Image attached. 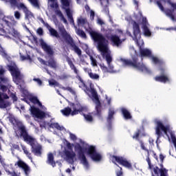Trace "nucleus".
I'll list each match as a JSON object with an SVG mask.
<instances>
[{
    "mask_svg": "<svg viewBox=\"0 0 176 176\" xmlns=\"http://www.w3.org/2000/svg\"><path fill=\"white\" fill-rule=\"evenodd\" d=\"M154 79L156 82H160L161 83L170 82V78H168V76L166 74H161L160 76H156Z\"/></svg>",
    "mask_w": 176,
    "mask_h": 176,
    "instance_id": "obj_22",
    "label": "nucleus"
},
{
    "mask_svg": "<svg viewBox=\"0 0 176 176\" xmlns=\"http://www.w3.org/2000/svg\"><path fill=\"white\" fill-rule=\"evenodd\" d=\"M40 46L43 49V52L46 53L48 56H54V50L52 45H49L43 39H40Z\"/></svg>",
    "mask_w": 176,
    "mask_h": 176,
    "instance_id": "obj_14",
    "label": "nucleus"
},
{
    "mask_svg": "<svg viewBox=\"0 0 176 176\" xmlns=\"http://www.w3.org/2000/svg\"><path fill=\"white\" fill-rule=\"evenodd\" d=\"M4 2H10L11 6L16 7L19 4L17 0H3Z\"/></svg>",
    "mask_w": 176,
    "mask_h": 176,
    "instance_id": "obj_45",
    "label": "nucleus"
},
{
    "mask_svg": "<svg viewBox=\"0 0 176 176\" xmlns=\"http://www.w3.org/2000/svg\"><path fill=\"white\" fill-rule=\"evenodd\" d=\"M47 164H50V166H52V167H56V162L54 161V155L50 153L47 155Z\"/></svg>",
    "mask_w": 176,
    "mask_h": 176,
    "instance_id": "obj_23",
    "label": "nucleus"
},
{
    "mask_svg": "<svg viewBox=\"0 0 176 176\" xmlns=\"http://www.w3.org/2000/svg\"><path fill=\"white\" fill-rule=\"evenodd\" d=\"M142 28L149 27V23H148V19H146V17L142 18Z\"/></svg>",
    "mask_w": 176,
    "mask_h": 176,
    "instance_id": "obj_49",
    "label": "nucleus"
},
{
    "mask_svg": "<svg viewBox=\"0 0 176 176\" xmlns=\"http://www.w3.org/2000/svg\"><path fill=\"white\" fill-rule=\"evenodd\" d=\"M160 176H167V170L166 168H160Z\"/></svg>",
    "mask_w": 176,
    "mask_h": 176,
    "instance_id": "obj_55",
    "label": "nucleus"
},
{
    "mask_svg": "<svg viewBox=\"0 0 176 176\" xmlns=\"http://www.w3.org/2000/svg\"><path fill=\"white\" fill-rule=\"evenodd\" d=\"M109 41L111 42L113 46H117V47H119V46L122 45V40L120 39V37L116 34L113 35Z\"/></svg>",
    "mask_w": 176,
    "mask_h": 176,
    "instance_id": "obj_21",
    "label": "nucleus"
},
{
    "mask_svg": "<svg viewBox=\"0 0 176 176\" xmlns=\"http://www.w3.org/2000/svg\"><path fill=\"white\" fill-rule=\"evenodd\" d=\"M8 71L10 72L13 81L16 85H20L21 82H24V75L21 74V72H20V69L17 66L8 65Z\"/></svg>",
    "mask_w": 176,
    "mask_h": 176,
    "instance_id": "obj_8",
    "label": "nucleus"
},
{
    "mask_svg": "<svg viewBox=\"0 0 176 176\" xmlns=\"http://www.w3.org/2000/svg\"><path fill=\"white\" fill-rule=\"evenodd\" d=\"M89 91L91 94L94 101L96 103V116L98 118H101L102 112H101V102L100 101V98H98V94H97V91L94 89V85L90 84L89 85Z\"/></svg>",
    "mask_w": 176,
    "mask_h": 176,
    "instance_id": "obj_10",
    "label": "nucleus"
},
{
    "mask_svg": "<svg viewBox=\"0 0 176 176\" xmlns=\"http://www.w3.org/2000/svg\"><path fill=\"white\" fill-rule=\"evenodd\" d=\"M89 76L91 79H93L94 80H98L100 79V75L96 73H93L91 72V73H89Z\"/></svg>",
    "mask_w": 176,
    "mask_h": 176,
    "instance_id": "obj_41",
    "label": "nucleus"
},
{
    "mask_svg": "<svg viewBox=\"0 0 176 176\" xmlns=\"http://www.w3.org/2000/svg\"><path fill=\"white\" fill-rule=\"evenodd\" d=\"M157 5L161 10H164V7H163V5L162 4V2L159 1H157Z\"/></svg>",
    "mask_w": 176,
    "mask_h": 176,
    "instance_id": "obj_64",
    "label": "nucleus"
},
{
    "mask_svg": "<svg viewBox=\"0 0 176 176\" xmlns=\"http://www.w3.org/2000/svg\"><path fill=\"white\" fill-rule=\"evenodd\" d=\"M87 153L94 162H100L101 160V155L97 153L94 146H90L87 149Z\"/></svg>",
    "mask_w": 176,
    "mask_h": 176,
    "instance_id": "obj_13",
    "label": "nucleus"
},
{
    "mask_svg": "<svg viewBox=\"0 0 176 176\" xmlns=\"http://www.w3.org/2000/svg\"><path fill=\"white\" fill-rule=\"evenodd\" d=\"M89 58L91 60V64L93 67H97V60L93 57V56L90 55Z\"/></svg>",
    "mask_w": 176,
    "mask_h": 176,
    "instance_id": "obj_48",
    "label": "nucleus"
},
{
    "mask_svg": "<svg viewBox=\"0 0 176 176\" xmlns=\"http://www.w3.org/2000/svg\"><path fill=\"white\" fill-rule=\"evenodd\" d=\"M50 127L51 129H56V130H59L60 131H63V130H64L63 126H60L57 122L51 123Z\"/></svg>",
    "mask_w": 176,
    "mask_h": 176,
    "instance_id": "obj_32",
    "label": "nucleus"
},
{
    "mask_svg": "<svg viewBox=\"0 0 176 176\" xmlns=\"http://www.w3.org/2000/svg\"><path fill=\"white\" fill-rule=\"evenodd\" d=\"M37 34L40 36L43 35V29L42 28H38L36 31Z\"/></svg>",
    "mask_w": 176,
    "mask_h": 176,
    "instance_id": "obj_60",
    "label": "nucleus"
},
{
    "mask_svg": "<svg viewBox=\"0 0 176 176\" xmlns=\"http://www.w3.org/2000/svg\"><path fill=\"white\" fill-rule=\"evenodd\" d=\"M111 160L114 163V164L118 163V164H120V166H123V167H125L126 168L133 170V165L131 164V163L129 162V161H127V160L123 157L112 155Z\"/></svg>",
    "mask_w": 176,
    "mask_h": 176,
    "instance_id": "obj_12",
    "label": "nucleus"
},
{
    "mask_svg": "<svg viewBox=\"0 0 176 176\" xmlns=\"http://www.w3.org/2000/svg\"><path fill=\"white\" fill-rule=\"evenodd\" d=\"M151 58L153 60V62L154 63V64H163V62L162 60H160L159 59V58L156 57V56H153L151 55Z\"/></svg>",
    "mask_w": 176,
    "mask_h": 176,
    "instance_id": "obj_43",
    "label": "nucleus"
},
{
    "mask_svg": "<svg viewBox=\"0 0 176 176\" xmlns=\"http://www.w3.org/2000/svg\"><path fill=\"white\" fill-rule=\"evenodd\" d=\"M122 114L123 115V117L126 120H129L130 119H132L133 116H131V113L127 110L126 108H122L121 109Z\"/></svg>",
    "mask_w": 176,
    "mask_h": 176,
    "instance_id": "obj_24",
    "label": "nucleus"
},
{
    "mask_svg": "<svg viewBox=\"0 0 176 176\" xmlns=\"http://www.w3.org/2000/svg\"><path fill=\"white\" fill-rule=\"evenodd\" d=\"M16 7L18 8V9H22L23 12H25L28 9L27 6H25V5H24V3H20L19 4H17Z\"/></svg>",
    "mask_w": 176,
    "mask_h": 176,
    "instance_id": "obj_46",
    "label": "nucleus"
},
{
    "mask_svg": "<svg viewBox=\"0 0 176 176\" xmlns=\"http://www.w3.org/2000/svg\"><path fill=\"white\" fill-rule=\"evenodd\" d=\"M69 105L72 107L73 109L71 113L72 116H75V115H78V113H80L85 111V107L80 106V104H75V103L70 102Z\"/></svg>",
    "mask_w": 176,
    "mask_h": 176,
    "instance_id": "obj_17",
    "label": "nucleus"
},
{
    "mask_svg": "<svg viewBox=\"0 0 176 176\" xmlns=\"http://www.w3.org/2000/svg\"><path fill=\"white\" fill-rule=\"evenodd\" d=\"M18 130L20 131V137L23 138L25 142H27L30 146H32V152L35 156H42V146L36 143L35 138L28 134V131L25 128V126L21 124L18 126Z\"/></svg>",
    "mask_w": 176,
    "mask_h": 176,
    "instance_id": "obj_2",
    "label": "nucleus"
},
{
    "mask_svg": "<svg viewBox=\"0 0 176 176\" xmlns=\"http://www.w3.org/2000/svg\"><path fill=\"white\" fill-rule=\"evenodd\" d=\"M76 32L77 35H78V36H80V38H82L83 39L87 38V36L86 35V33L82 30L77 29Z\"/></svg>",
    "mask_w": 176,
    "mask_h": 176,
    "instance_id": "obj_33",
    "label": "nucleus"
},
{
    "mask_svg": "<svg viewBox=\"0 0 176 176\" xmlns=\"http://www.w3.org/2000/svg\"><path fill=\"white\" fill-rule=\"evenodd\" d=\"M62 89L63 90H67V91H69V93H72V94H75V91H74V89H72L71 88V87H63Z\"/></svg>",
    "mask_w": 176,
    "mask_h": 176,
    "instance_id": "obj_51",
    "label": "nucleus"
},
{
    "mask_svg": "<svg viewBox=\"0 0 176 176\" xmlns=\"http://www.w3.org/2000/svg\"><path fill=\"white\" fill-rule=\"evenodd\" d=\"M50 86H56V87H58L60 86V83L56 80L53 81H49Z\"/></svg>",
    "mask_w": 176,
    "mask_h": 176,
    "instance_id": "obj_54",
    "label": "nucleus"
},
{
    "mask_svg": "<svg viewBox=\"0 0 176 176\" xmlns=\"http://www.w3.org/2000/svg\"><path fill=\"white\" fill-rule=\"evenodd\" d=\"M21 148H22V151H23V153H25V155H26V156L28 157V159H30V160H32V157L31 156V153H30V151H28V148H27V147L24 145H22Z\"/></svg>",
    "mask_w": 176,
    "mask_h": 176,
    "instance_id": "obj_34",
    "label": "nucleus"
},
{
    "mask_svg": "<svg viewBox=\"0 0 176 176\" xmlns=\"http://www.w3.org/2000/svg\"><path fill=\"white\" fill-rule=\"evenodd\" d=\"M140 147H141V148L143 150V151H145L146 152H148V153H149V150L146 148V147H145V144H144L143 142H142V141H140Z\"/></svg>",
    "mask_w": 176,
    "mask_h": 176,
    "instance_id": "obj_52",
    "label": "nucleus"
},
{
    "mask_svg": "<svg viewBox=\"0 0 176 176\" xmlns=\"http://www.w3.org/2000/svg\"><path fill=\"white\" fill-rule=\"evenodd\" d=\"M33 6H35V8H39V2L38 0H28Z\"/></svg>",
    "mask_w": 176,
    "mask_h": 176,
    "instance_id": "obj_50",
    "label": "nucleus"
},
{
    "mask_svg": "<svg viewBox=\"0 0 176 176\" xmlns=\"http://www.w3.org/2000/svg\"><path fill=\"white\" fill-rule=\"evenodd\" d=\"M65 156L66 157V160L72 164L74 163V159H75V156L76 154L74 151H69L68 150L64 151Z\"/></svg>",
    "mask_w": 176,
    "mask_h": 176,
    "instance_id": "obj_20",
    "label": "nucleus"
},
{
    "mask_svg": "<svg viewBox=\"0 0 176 176\" xmlns=\"http://www.w3.org/2000/svg\"><path fill=\"white\" fill-rule=\"evenodd\" d=\"M140 134H141V130L138 129L137 131L135 132V134L132 136L133 140H138L140 138Z\"/></svg>",
    "mask_w": 176,
    "mask_h": 176,
    "instance_id": "obj_47",
    "label": "nucleus"
},
{
    "mask_svg": "<svg viewBox=\"0 0 176 176\" xmlns=\"http://www.w3.org/2000/svg\"><path fill=\"white\" fill-rule=\"evenodd\" d=\"M89 35L91 36L94 42L98 43V49L99 52H102V56H105L106 61L108 64V67L110 69H113V66L111 65L112 63V56L108 54V40L101 33H98L96 31L89 32Z\"/></svg>",
    "mask_w": 176,
    "mask_h": 176,
    "instance_id": "obj_1",
    "label": "nucleus"
},
{
    "mask_svg": "<svg viewBox=\"0 0 176 176\" xmlns=\"http://www.w3.org/2000/svg\"><path fill=\"white\" fill-rule=\"evenodd\" d=\"M146 162L148 164V168L150 170H152V168H153V165H152V164L151 163V159H149V157L146 158Z\"/></svg>",
    "mask_w": 176,
    "mask_h": 176,
    "instance_id": "obj_59",
    "label": "nucleus"
},
{
    "mask_svg": "<svg viewBox=\"0 0 176 176\" xmlns=\"http://www.w3.org/2000/svg\"><path fill=\"white\" fill-rule=\"evenodd\" d=\"M42 64L43 65H47L50 68H52L53 69H56L58 68V64L57 63V61L54 60V58H51L48 61H45V60H42Z\"/></svg>",
    "mask_w": 176,
    "mask_h": 176,
    "instance_id": "obj_19",
    "label": "nucleus"
},
{
    "mask_svg": "<svg viewBox=\"0 0 176 176\" xmlns=\"http://www.w3.org/2000/svg\"><path fill=\"white\" fill-rule=\"evenodd\" d=\"M41 23H43L44 25H45L49 30L51 36H54L55 38H56V39H60V34H58V32H57V30L52 28L50 25H49V23H45L43 19H41Z\"/></svg>",
    "mask_w": 176,
    "mask_h": 176,
    "instance_id": "obj_18",
    "label": "nucleus"
},
{
    "mask_svg": "<svg viewBox=\"0 0 176 176\" xmlns=\"http://www.w3.org/2000/svg\"><path fill=\"white\" fill-rule=\"evenodd\" d=\"M29 100L30 102H32L33 104H38L39 107H42V102L39 101V99L36 96H31L29 98Z\"/></svg>",
    "mask_w": 176,
    "mask_h": 176,
    "instance_id": "obj_31",
    "label": "nucleus"
},
{
    "mask_svg": "<svg viewBox=\"0 0 176 176\" xmlns=\"http://www.w3.org/2000/svg\"><path fill=\"white\" fill-rule=\"evenodd\" d=\"M142 28L145 36H151L152 35V33L151 32V30H149V28L148 26H144Z\"/></svg>",
    "mask_w": 176,
    "mask_h": 176,
    "instance_id": "obj_38",
    "label": "nucleus"
},
{
    "mask_svg": "<svg viewBox=\"0 0 176 176\" xmlns=\"http://www.w3.org/2000/svg\"><path fill=\"white\" fill-rule=\"evenodd\" d=\"M14 166H18L19 168H21L23 170L25 175H28L31 172V168H30V166L27 164V163L24 162V161L19 160H18L15 164Z\"/></svg>",
    "mask_w": 176,
    "mask_h": 176,
    "instance_id": "obj_15",
    "label": "nucleus"
},
{
    "mask_svg": "<svg viewBox=\"0 0 176 176\" xmlns=\"http://www.w3.org/2000/svg\"><path fill=\"white\" fill-rule=\"evenodd\" d=\"M113 115H115V110H113L112 109H109L108 116L107 118V122L109 123V124H111L112 120L113 119Z\"/></svg>",
    "mask_w": 176,
    "mask_h": 176,
    "instance_id": "obj_25",
    "label": "nucleus"
},
{
    "mask_svg": "<svg viewBox=\"0 0 176 176\" xmlns=\"http://www.w3.org/2000/svg\"><path fill=\"white\" fill-rule=\"evenodd\" d=\"M23 13H25V19L26 20H30V19H32V17H34V14H32L31 11H29L28 9L23 12Z\"/></svg>",
    "mask_w": 176,
    "mask_h": 176,
    "instance_id": "obj_35",
    "label": "nucleus"
},
{
    "mask_svg": "<svg viewBox=\"0 0 176 176\" xmlns=\"http://www.w3.org/2000/svg\"><path fill=\"white\" fill-rule=\"evenodd\" d=\"M77 23L78 25H85V24H89V22L86 18H80L77 19Z\"/></svg>",
    "mask_w": 176,
    "mask_h": 176,
    "instance_id": "obj_36",
    "label": "nucleus"
},
{
    "mask_svg": "<svg viewBox=\"0 0 176 176\" xmlns=\"http://www.w3.org/2000/svg\"><path fill=\"white\" fill-rule=\"evenodd\" d=\"M65 12L67 14V16L68 17L69 21L71 24L75 25V22L74 21V16H72V12H71V9L69 8H65Z\"/></svg>",
    "mask_w": 176,
    "mask_h": 176,
    "instance_id": "obj_26",
    "label": "nucleus"
},
{
    "mask_svg": "<svg viewBox=\"0 0 176 176\" xmlns=\"http://www.w3.org/2000/svg\"><path fill=\"white\" fill-rule=\"evenodd\" d=\"M6 173H7L8 175L17 176V173L15 171L11 172L9 170H6Z\"/></svg>",
    "mask_w": 176,
    "mask_h": 176,
    "instance_id": "obj_56",
    "label": "nucleus"
},
{
    "mask_svg": "<svg viewBox=\"0 0 176 176\" xmlns=\"http://www.w3.org/2000/svg\"><path fill=\"white\" fill-rule=\"evenodd\" d=\"M74 149L75 151H77L78 159L80 160L82 164L87 168H89V161H87V158H86V155H85V148L78 143L75 145Z\"/></svg>",
    "mask_w": 176,
    "mask_h": 176,
    "instance_id": "obj_11",
    "label": "nucleus"
},
{
    "mask_svg": "<svg viewBox=\"0 0 176 176\" xmlns=\"http://www.w3.org/2000/svg\"><path fill=\"white\" fill-rule=\"evenodd\" d=\"M152 171L154 173L155 175L159 176V174L160 173V168H159L157 166H153Z\"/></svg>",
    "mask_w": 176,
    "mask_h": 176,
    "instance_id": "obj_44",
    "label": "nucleus"
},
{
    "mask_svg": "<svg viewBox=\"0 0 176 176\" xmlns=\"http://www.w3.org/2000/svg\"><path fill=\"white\" fill-rule=\"evenodd\" d=\"M33 80L34 82H36V83H38L39 86H42V80H41L40 78H33Z\"/></svg>",
    "mask_w": 176,
    "mask_h": 176,
    "instance_id": "obj_62",
    "label": "nucleus"
},
{
    "mask_svg": "<svg viewBox=\"0 0 176 176\" xmlns=\"http://www.w3.org/2000/svg\"><path fill=\"white\" fill-rule=\"evenodd\" d=\"M68 65H69L71 69H72L74 72V74H76V75H79V71L78 70V69H76V67H75V65H74V63L72 62V60H71V59H69L68 61Z\"/></svg>",
    "mask_w": 176,
    "mask_h": 176,
    "instance_id": "obj_30",
    "label": "nucleus"
},
{
    "mask_svg": "<svg viewBox=\"0 0 176 176\" xmlns=\"http://www.w3.org/2000/svg\"><path fill=\"white\" fill-rule=\"evenodd\" d=\"M133 31V41L136 43V45L139 47V51L141 57H152V51L149 49H144L138 42L141 39V28H140V24L135 21H132Z\"/></svg>",
    "mask_w": 176,
    "mask_h": 176,
    "instance_id": "obj_3",
    "label": "nucleus"
},
{
    "mask_svg": "<svg viewBox=\"0 0 176 176\" xmlns=\"http://www.w3.org/2000/svg\"><path fill=\"white\" fill-rule=\"evenodd\" d=\"M9 85H0V108L5 109L8 107H10V102L6 100H9V96L7 95L6 92L9 90Z\"/></svg>",
    "mask_w": 176,
    "mask_h": 176,
    "instance_id": "obj_7",
    "label": "nucleus"
},
{
    "mask_svg": "<svg viewBox=\"0 0 176 176\" xmlns=\"http://www.w3.org/2000/svg\"><path fill=\"white\" fill-rule=\"evenodd\" d=\"M5 72H6V71L5 70V69H3V67H0V76H5Z\"/></svg>",
    "mask_w": 176,
    "mask_h": 176,
    "instance_id": "obj_63",
    "label": "nucleus"
},
{
    "mask_svg": "<svg viewBox=\"0 0 176 176\" xmlns=\"http://www.w3.org/2000/svg\"><path fill=\"white\" fill-rule=\"evenodd\" d=\"M155 134L157 135V138H161L163 137V132L166 137H168L170 141V136L168 133H170V126L168 125L164 126V124L160 120L155 121Z\"/></svg>",
    "mask_w": 176,
    "mask_h": 176,
    "instance_id": "obj_9",
    "label": "nucleus"
},
{
    "mask_svg": "<svg viewBox=\"0 0 176 176\" xmlns=\"http://www.w3.org/2000/svg\"><path fill=\"white\" fill-rule=\"evenodd\" d=\"M116 166L120 168V170H117L116 172V176H123V170H122V167L119 166L118 164H116Z\"/></svg>",
    "mask_w": 176,
    "mask_h": 176,
    "instance_id": "obj_53",
    "label": "nucleus"
},
{
    "mask_svg": "<svg viewBox=\"0 0 176 176\" xmlns=\"http://www.w3.org/2000/svg\"><path fill=\"white\" fill-rule=\"evenodd\" d=\"M113 30L112 29H107L104 32V38H107V39H109V41L113 36Z\"/></svg>",
    "mask_w": 176,
    "mask_h": 176,
    "instance_id": "obj_28",
    "label": "nucleus"
},
{
    "mask_svg": "<svg viewBox=\"0 0 176 176\" xmlns=\"http://www.w3.org/2000/svg\"><path fill=\"white\" fill-rule=\"evenodd\" d=\"M3 21L5 24V29L0 28V35H7L8 36H19V32L14 26L16 25V21L13 16H4L3 18Z\"/></svg>",
    "mask_w": 176,
    "mask_h": 176,
    "instance_id": "obj_5",
    "label": "nucleus"
},
{
    "mask_svg": "<svg viewBox=\"0 0 176 176\" xmlns=\"http://www.w3.org/2000/svg\"><path fill=\"white\" fill-rule=\"evenodd\" d=\"M120 60L124 67H132L139 71H142V72H144V71H148V68L145 65H144L143 63L138 61V54H137L132 55L131 59L121 58Z\"/></svg>",
    "mask_w": 176,
    "mask_h": 176,
    "instance_id": "obj_6",
    "label": "nucleus"
},
{
    "mask_svg": "<svg viewBox=\"0 0 176 176\" xmlns=\"http://www.w3.org/2000/svg\"><path fill=\"white\" fill-rule=\"evenodd\" d=\"M0 81L3 83V85H7V86H9V78L8 77H6L5 76H0Z\"/></svg>",
    "mask_w": 176,
    "mask_h": 176,
    "instance_id": "obj_39",
    "label": "nucleus"
},
{
    "mask_svg": "<svg viewBox=\"0 0 176 176\" xmlns=\"http://www.w3.org/2000/svg\"><path fill=\"white\" fill-rule=\"evenodd\" d=\"M8 94L14 102H16V101H17V100H19V98L16 96V92H11L10 89H8Z\"/></svg>",
    "mask_w": 176,
    "mask_h": 176,
    "instance_id": "obj_37",
    "label": "nucleus"
},
{
    "mask_svg": "<svg viewBox=\"0 0 176 176\" xmlns=\"http://www.w3.org/2000/svg\"><path fill=\"white\" fill-rule=\"evenodd\" d=\"M14 17L17 20L20 19V17H21V14H20V12L19 11L14 12Z\"/></svg>",
    "mask_w": 176,
    "mask_h": 176,
    "instance_id": "obj_58",
    "label": "nucleus"
},
{
    "mask_svg": "<svg viewBox=\"0 0 176 176\" xmlns=\"http://www.w3.org/2000/svg\"><path fill=\"white\" fill-rule=\"evenodd\" d=\"M30 112L33 116H35V118H37L38 119H43L45 116V111H42L39 108L34 106L30 107Z\"/></svg>",
    "mask_w": 176,
    "mask_h": 176,
    "instance_id": "obj_16",
    "label": "nucleus"
},
{
    "mask_svg": "<svg viewBox=\"0 0 176 176\" xmlns=\"http://www.w3.org/2000/svg\"><path fill=\"white\" fill-rule=\"evenodd\" d=\"M60 2L65 8L69 9V5H71V0H60Z\"/></svg>",
    "mask_w": 176,
    "mask_h": 176,
    "instance_id": "obj_42",
    "label": "nucleus"
},
{
    "mask_svg": "<svg viewBox=\"0 0 176 176\" xmlns=\"http://www.w3.org/2000/svg\"><path fill=\"white\" fill-rule=\"evenodd\" d=\"M60 112L63 113V115H64V116H69L72 112V109L69 107H67L60 110Z\"/></svg>",
    "mask_w": 176,
    "mask_h": 176,
    "instance_id": "obj_29",
    "label": "nucleus"
},
{
    "mask_svg": "<svg viewBox=\"0 0 176 176\" xmlns=\"http://www.w3.org/2000/svg\"><path fill=\"white\" fill-rule=\"evenodd\" d=\"M82 116H84L85 120H87V122H89V123H91V122L94 120L93 116L90 114L82 113Z\"/></svg>",
    "mask_w": 176,
    "mask_h": 176,
    "instance_id": "obj_40",
    "label": "nucleus"
},
{
    "mask_svg": "<svg viewBox=\"0 0 176 176\" xmlns=\"http://www.w3.org/2000/svg\"><path fill=\"white\" fill-rule=\"evenodd\" d=\"M82 69L85 72V74H88V75H90V74H91V69L89 67H83Z\"/></svg>",
    "mask_w": 176,
    "mask_h": 176,
    "instance_id": "obj_57",
    "label": "nucleus"
},
{
    "mask_svg": "<svg viewBox=\"0 0 176 176\" xmlns=\"http://www.w3.org/2000/svg\"><path fill=\"white\" fill-rule=\"evenodd\" d=\"M56 15L60 17V20L63 21L65 24H68V21H67V19L64 16V14H63V12L60 10H56L55 11Z\"/></svg>",
    "mask_w": 176,
    "mask_h": 176,
    "instance_id": "obj_27",
    "label": "nucleus"
},
{
    "mask_svg": "<svg viewBox=\"0 0 176 176\" xmlns=\"http://www.w3.org/2000/svg\"><path fill=\"white\" fill-rule=\"evenodd\" d=\"M95 16H96V13L94 12V11H93V10H91L90 11V19L92 21L94 20Z\"/></svg>",
    "mask_w": 176,
    "mask_h": 176,
    "instance_id": "obj_61",
    "label": "nucleus"
},
{
    "mask_svg": "<svg viewBox=\"0 0 176 176\" xmlns=\"http://www.w3.org/2000/svg\"><path fill=\"white\" fill-rule=\"evenodd\" d=\"M58 31L65 43L72 47V50H73V52H74V53H76L78 57H82V50H80L79 46L76 45L74 38H72L71 34L67 32V30L64 25H61L58 26Z\"/></svg>",
    "mask_w": 176,
    "mask_h": 176,
    "instance_id": "obj_4",
    "label": "nucleus"
}]
</instances>
